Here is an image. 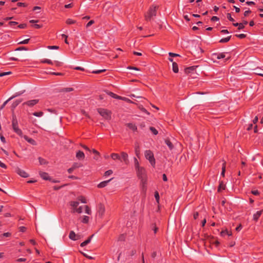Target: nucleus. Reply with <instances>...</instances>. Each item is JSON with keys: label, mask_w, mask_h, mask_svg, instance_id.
<instances>
[{"label": "nucleus", "mask_w": 263, "mask_h": 263, "mask_svg": "<svg viewBox=\"0 0 263 263\" xmlns=\"http://www.w3.org/2000/svg\"><path fill=\"white\" fill-rule=\"evenodd\" d=\"M125 240V235L124 234H121L118 238L119 241H123Z\"/></svg>", "instance_id": "41"}, {"label": "nucleus", "mask_w": 263, "mask_h": 263, "mask_svg": "<svg viewBox=\"0 0 263 263\" xmlns=\"http://www.w3.org/2000/svg\"><path fill=\"white\" fill-rule=\"evenodd\" d=\"M155 199L157 202V203H159V193L158 192H155Z\"/></svg>", "instance_id": "37"}, {"label": "nucleus", "mask_w": 263, "mask_h": 263, "mask_svg": "<svg viewBox=\"0 0 263 263\" xmlns=\"http://www.w3.org/2000/svg\"><path fill=\"white\" fill-rule=\"evenodd\" d=\"M213 58H215L217 59H223V58H225L226 55H225L224 53H220L218 54L215 53V54H213Z\"/></svg>", "instance_id": "17"}, {"label": "nucleus", "mask_w": 263, "mask_h": 263, "mask_svg": "<svg viewBox=\"0 0 263 263\" xmlns=\"http://www.w3.org/2000/svg\"><path fill=\"white\" fill-rule=\"evenodd\" d=\"M110 157L114 160H116V159L120 160L121 159V157L119 156V154H118L117 153H112L110 155Z\"/></svg>", "instance_id": "20"}, {"label": "nucleus", "mask_w": 263, "mask_h": 263, "mask_svg": "<svg viewBox=\"0 0 263 263\" xmlns=\"http://www.w3.org/2000/svg\"><path fill=\"white\" fill-rule=\"evenodd\" d=\"M17 5L19 7H21V6L25 7V6H26V4L23 3H18Z\"/></svg>", "instance_id": "59"}, {"label": "nucleus", "mask_w": 263, "mask_h": 263, "mask_svg": "<svg viewBox=\"0 0 263 263\" xmlns=\"http://www.w3.org/2000/svg\"><path fill=\"white\" fill-rule=\"evenodd\" d=\"M95 23L94 21L93 20H91L90 21H89L86 25V27H89V26H90L91 25H92L93 23Z\"/></svg>", "instance_id": "50"}, {"label": "nucleus", "mask_w": 263, "mask_h": 263, "mask_svg": "<svg viewBox=\"0 0 263 263\" xmlns=\"http://www.w3.org/2000/svg\"><path fill=\"white\" fill-rule=\"evenodd\" d=\"M137 173L139 177L141 178V179H143V178L145 174V170L142 167H138V168H136Z\"/></svg>", "instance_id": "7"}, {"label": "nucleus", "mask_w": 263, "mask_h": 263, "mask_svg": "<svg viewBox=\"0 0 263 263\" xmlns=\"http://www.w3.org/2000/svg\"><path fill=\"white\" fill-rule=\"evenodd\" d=\"M81 166V165L78 163H74L73 165H72V167L73 168L74 170L76 169V168H78L80 166Z\"/></svg>", "instance_id": "46"}, {"label": "nucleus", "mask_w": 263, "mask_h": 263, "mask_svg": "<svg viewBox=\"0 0 263 263\" xmlns=\"http://www.w3.org/2000/svg\"><path fill=\"white\" fill-rule=\"evenodd\" d=\"M135 153H136V154L137 156L139 157V154H140V151H139V146H138L136 147Z\"/></svg>", "instance_id": "42"}, {"label": "nucleus", "mask_w": 263, "mask_h": 263, "mask_svg": "<svg viewBox=\"0 0 263 263\" xmlns=\"http://www.w3.org/2000/svg\"><path fill=\"white\" fill-rule=\"evenodd\" d=\"M33 115L35 117H41L43 116L44 112L42 111L34 112Z\"/></svg>", "instance_id": "25"}, {"label": "nucleus", "mask_w": 263, "mask_h": 263, "mask_svg": "<svg viewBox=\"0 0 263 263\" xmlns=\"http://www.w3.org/2000/svg\"><path fill=\"white\" fill-rule=\"evenodd\" d=\"M39 100L37 99H34L28 101L24 102L23 105H27L29 107H33L39 102Z\"/></svg>", "instance_id": "8"}, {"label": "nucleus", "mask_w": 263, "mask_h": 263, "mask_svg": "<svg viewBox=\"0 0 263 263\" xmlns=\"http://www.w3.org/2000/svg\"><path fill=\"white\" fill-rule=\"evenodd\" d=\"M165 143H166V144L168 146V147H169V148L170 149H172L173 148V143L170 141V140L168 139H165Z\"/></svg>", "instance_id": "22"}, {"label": "nucleus", "mask_w": 263, "mask_h": 263, "mask_svg": "<svg viewBox=\"0 0 263 263\" xmlns=\"http://www.w3.org/2000/svg\"><path fill=\"white\" fill-rule=\"evenodd\" d=\"M262 212V211L261 210V211H257L256 213H255L253 215V220L257 221L258 220V219L259 218V217H260V216L261 215Z\"/></svg>", "instance_id": "18"}, {"label": "nucleus", "mask_w": 263, "mask_h": 263, "mask_svg": "<svg viewBox=\"0 0 263 263\" xmlns=\"http://www.w3.org/2000/svg\"><path fill=\"white\" fill-rule=\"evenodd\" d=\"M111 179H109L108 180H106V181H104L101 182V183H100L98 185V187H99V188H102V187H104L106 186Z\"/></svg>", "instance_id": "12"}, {"label": "nucleus", "mask_w": 263, "mask_h": 263, "mask_svg": "<svg viewBox=\"0 0 263 263\" xmlns=\"http://www.w3.org/2000/svg\"><path fill=\"white\" fill-rule=\"evenodd\" d=\"M39 160L40 163L41 165L45 164L47 163V162L46 161V160L41 157L39 158Z\"/></svg>", "instance_id": "33"}, {"label": "nucleus", "mask_w": 263, "mask_h": 263, "mask_svg": "<svg viewBox=\"0 0 263 263\" xmlns=\"http://www.w3.org/2000/svg\"><path fill=\"white\" fill-rule=\"evenodd\" d=\"M106 93L111 97L115 98L116 95L113 92L107 91Z\"/></svg>", "instance_id": "52"}, {"label": "nucleus", "mask_w": 263, "mask_h": 263, "mask_svg": "<svg viewBox=\"0 0 263 263\" xmlns=\"http://www.w3.org/2000/svg\"><path fill=\"white\" fill-rule=\"evenodd\" d=\"M10 71L0 73V77H3L11 74Z\"/></svg>", "instance_id": "45"}, {"label": "nucleus", "mask_w": 263, "mask_h": 263, "mask_svg": "<svg viewBox=\"0 0 263 263\" xmlns=\"http://www.w3.org/2000/svg\"><path fill=\"white\" fill-rule=\"evenodd\" d=\"M105 207L102 204H99L98 206V215L100 217H102L105 212Z\"/></svg>", "instance_id": "5"}, {"label": "nucleus", "mask_w": 263, "mask_h": 263, "mask_svg": "<svg viewBox=\"0 0 263 263\" xmlns=\"http://www.w3.org/2000/svg\"><path fill=\"white\" fill-rule=\"evenodd\" d=\"M194 67H188V68H186L185 69V72L187 73V72H189L190 71V70H194Z\"/></svg>", "instance_id": "51"}, {"label": "nucleus", "mask_w": 263, "mask_h": 263, "mask_svg": "<svg viewBox=\"0 0 263 263\" xmlns=\"http://www.w3.org/2000/svg\"><path fill=\"white\" fill-rule=\"evenodd\" d=\"M29 39H26L24 41H20L18 44H28V42H29Z\"/></svg>", "instance_id": "40"}, {"label": "nucleus", "mask_w": 263, "mask_h": 263, "mask_svg": "<svg viewBox=\"0 0 263 263\" xmlns=\"http://www.w3.org/2000/svg\"><path fill=\"white\" fill-rule=\"evenodd\" d=\"M79 200H80L82 203H85L87 202L86 200L83 197H80Z\"/></svg>", "instance_id": "43"}, {"label": "nucleus", "mask_w": 263, "mask_h": 263, "mask_svg": "<svg viewBox=\"0 0 263 263\" xmlns=\"http://www.w3.org/2000/svg\"><path fill=\"white\" fill-rule=\"evenodd\" d=\"M112 174V171L111 170H108L105 172V176H109Z\"/></svg>", "instance_id": "48"}, {"label": "nucleus", "mask_w": 263, "mask_h": 263, "mask_svg": "<svg viewBox=\"0 0 263 263\" xmlns=\"http://www.w3.org/2000/svg\"><path fill=\"white\" fill-rule=\"evenodd\" d=\"M122 100L126 101V102H129V103H133V102H132L131 100H130L128 98H125V97H123L122 98Z\"/></svg>", "instance_id": "53"}, {"label": "nucleus", "mask_w": 263, "mask_h": 263, "mask_svg": "<svg viewBox=\"0 0 263 263\" xmlns=\"http://www.w3.org/2000/svg\"><path fill=\"white\" fill-rule=\"evenodd\" d=\"M227 18L231 22H234V20L233 18H232L231 16V14L230 13H228L227 14Z\"/></svg>", "instance_id": "47"}, {"label": "nucleus", "mask_w": 263, "mask_h": 263, "mask_svg": "<svg viewBox=\"0 0 263 263\" xmlns=\"http://www.w3.org/2000/svg\"><path fill=\"white\" fill-rule=\"evenodd\" d=\"M224 185L223 184L222 182H221L219 185L218 191L220 192L221 190L224 189Z\"/></svg>", "instance_id": "32"}, {"label": "nucleus", "mask_w": 263, "mask_h": 263, "mask_svg": "<svg viewBox=\"0 0 263 263\" xmlns=\"http://www.w3.org/2000/svg\"><path fill=\"white\" fill-rule=\"evenodd\" d=\"M236 36L240 39H243L246 36V35L245 34H237Z\"/></svg>", "instance_id": "49"}, {"label": "nucleus", "mask_w": 263, "mask_h": 263, "mask_svg": "<svg viewBox=\"0 0 263 263\" xmlns=\"http://www.w3.org/2000/svg\"><path fill=\"white\" fill-rule=\"evenodd\" d=\"M76 22L75 21H74L72 19H70V18H68L66 21V23L69 25L74 24V23H76Z\"/></svg>", "instance_id": "31"}, {"label": "nucleus", "mask_w": 263, "mask_h": 263, "mask_svg": "<svg viewBox=\"0 0 263 263\" xmlns=\"http://www.w3.org/2000/svg\"><path fill=\"white\" fill-rule=\"evenodd\" d=\"M15 172L18 175H19L22 177L27 178L28 177H29V175L28 174V173H27L25 171L21 169L19 167L16 168Z\"/></svg>", "instance_id": "4"}, {"label": "nucleus", "mask_w": 263, "mask_h": 263, "mask_svg": "<svg viewBox=\"0 0 263 263\" xmlns=\"http://www.w3.org/2000/svg\"><path fill=\"white\" fill-rule=\"evenodd\" d=\"M144 155L145 158L149 160L151 164L154 165L155 163V160L154 158V155L152 152L149 150H147L145 151Z\"/></svg>", "instance_id": "2"}, {"label": "nucleus", "mask_w": 263, "mask_h": 263, "mask_svg": "<svg viewBox=\"0 0 263 263\" xmlns=\"http://www.w3.org/2000/svg\"><path fill=\"white\" fill-rule=\"evenodd\" d=\"M26 230V228L24 227H20V231L22 232H25V231Z\"/></svg>", "instance_id": "64"}, {"label": "nucleus", "mask_w": 263, "mask_h": 263, "mask_svg": "<svg viewBox=\"0 0 263 263\" xmlns=\"http://www.w3.org/2000/svg\"><path fill=\"white\" fill-rule=\"evenodd\" d=\"M93 236H94L93 234L91 236H90L86 240H85V241L81 243L80 246L82 247H83L85 246L86 245H87L88 243H89L90 242L91 238L93 237Z\"/></svg>", "instance_id": "14"}, {"label": "nucleus", "mask_w": 263, "mask_h": 263, "mask_svg": "<svg viewBox=\"0 0 263 263\" xmlns=\"http://www.w3.org/2000/svg\"><path fill=\"white\" fill-rule=\"evenodd\" d=\"M82 254L86 257H87V258L88 259H93V258L91 256H88L87 254L84 253H82Z\"/></svg>", "instance_id": "56"}, {"label": "nucleus", "mask_w": 263, "mask_h": 263, "mask_svg": "<svg viewBox=\"0 0 263 263\" xmlns=\"http://www.w3.org/2000/svg\"><path fill=\"white\" fill-rule=\"evenodd\" d=\"M226 171V162H224L223 163V166L222 168V172H221V175L224 177V173Z\"/></svg>", "instance_id": "30"}, {"label": "nucleus", "mask_w": 263, "mask_h": 263, "mask_svg": "<svg viewBox=\"0 0 263 263\" xmlns=\"http://www.w3.org/2000/svg\"><path fill=\"white\" fill-rule=\"evenodd\" d=\"M0 166L3 168H6L7 167L6 165L4 163L2 162L1 161H0Z\"/></svg>", "instance_id": "62"}, {"label": "nucleus", "mask_w": 263, "mask_h": 263, "mask_svg": "<svg viewBox=\"0 0 263 263\" xmlns=\"http://www.w3.org/2000/svg\"><path fill=\"white\" fill-rule=\"evenodd\" d=\"M173 65V70L174 72L177 73L178 72V64L176 62H173L172 63Z\"/></svg>", "instance_id": "21"}, {"label": "nucleus", "mask_w": 263, "mask_h": 263, "mask_svg": "<svg viewBox=\"0 0 263 263\" xmlns=\"http://www.w3.org/2000/svg\"><path fill=\"white\" fill-rule=\"evenodd\" d=\"M85 213L86 214H87L88 215L91 214V210L87 205L85 206Z\"/></svg>", "instance_id": "29"}, {"label": "nucleus", "mask_w": 263, "mask_h": 263, "mask_svg": "<svg viewBox=\"0 0 263 263\" xmlns=\"http://www.w3.org/2000/svg\"><path fill=\"white\" fill-rule=\"evenodd\" d=\"M149 129L154 135H156L158 134V131L154 127H151Z\"/></svg>", "instance_id": "36"}, {"label": "nucleus", "mask_w": 263, "mask_h": 263, "mask_svg": "<svg viewBox=\"0 0 263 263\" xmlns=\"http://www.w3.org/2000/svg\"><path fill=\"white\" fill-rule=\"evenodd\" d=\"M99 114L106 120H110L111 119V112L110 110L104 108H98L97 109Z\"/></svg>", "instance_id": "1"}, {"label": "nucleus", "mask_w": 263, "mask_h": 263, "mask_svg": "<svg viewBox=\"0 0 263 263\" xmlns=\"http://www.w3.org/2000/svg\"><path fill=\"white\" fill-rule=\"evenodd\" d=\"M231 36H229L227 37L222 39L220 40L219 42L221 43L228 42L231 39Z\"/></svg>", "instance_id": "26"}, {"label": "nucleus", "mask_w": 263, "mask_h": 263, "mask_svg": "<svg viewBox=\"0 0 263 263\" xmlns=\"http://www.w3.org/2000/svg\"><path fill=\"white\" fill-rule=\"evenodd\" d=\"M12 126H13V130L16 134H17L18 135H19L20 136H21L22 135V132L21 131V130L17 126L16 121H15L14 120L13 121Z\"/></svg>", "instance_id": "9"}, {"label": "nucleus", "mask_w": 263, "mask_h": 263, "mask_svg": "<svg viewBox=\"0 0 263 263\" xmlns=\"http://www.w3.org/2000/svg\"><path fill=\"white\" fill-rule=\"evenodd\" d=\"M76 157L80 160L84 159L85 157L84 153L82 151H79L76 154Z\"/></svg>", "instance_id": "15"}, {"label": "nucleus", "mask_w": 263, "mask_h": 263, "mask_svg": "<svg viewBox=\"0 0 263 263\" xmlns=\"http://www.w3.org/2000/svg\"><path fill=\"white\" fill-rule=\"evenodd\" d=\"M0 138H1V140L2 142H3V143H5L6 142L5 138V137L3 135H1Z\"/></svg>", "instance_id": "58"}, {"label": "nucleus", "mask_w": 263, "mask_h": 263, "mask_svg": "<svg viewBox=\"0 0 263 263\" xmlns=\"http://www.w3.org/2000/svg\"><path fill=\"white\" fill-rule=\"evenodd\" d=\"M83 208L82 206H80L78 208V209H76L74 211V212H77L78 213H81L82 212Z\"/></svg>", "instance_id": "34"}, {"label": "nucleus", "mask_w": 263, "mask_h": 263, "mask_svg": "<svg viewBox=\"0 0 263 263\" xmlns=\"http://www.w3.org/2000/svg\"><path fill=\"white\" fill-rule=\"evenodd\" d=\"M219 20V18L217 16H213L211 18V21H217Z\"/></svg>", "instance_id": "63"}, {"label": "nucleus", "mask_w": 263, "mask_h": 263, "mask_svg": "<svg viewBox=\"0 0 263 263\" xmlns=\"http://www.w3.org/2000/svg\"><path fill=\"white\" fill-rule=\"evenodd\" d=\"M130 97L132 98H142V97L141 96H136L134 94H132L130 95Z\"/></svg>", "instance_id": "57"}, {"label": "nucleus", "mask_w": 263, "mask_h": 263, "mask_svg": "<svg viewBox=\"0 0 263 263\" xmlns=\"http://www.w3.org/2000/svg\"><path fill=\"white\" fill-rule=\"evenodd\" d=\"M106 70L105 69H101V70H94V71H92V73H96V74H99V73H100L101 72H104Z\"/></svg>", "instance_id": "35"}, {"label": "nucleus", "mask_w": 263, "mask_h": 263, "mask_svg": "<svg viewBox=\"0 0 263 263\" xmlns=\"http://www.w3.org/2000/svg\"><path fill=\"white\" fill-rule=\"evenodd\" d=\"M89 221V217L87 216H84L82 220L83 223H87Z\"/></svg>", "instance_id": "39"}, {"label": "nucleus", "mask_w": 263, "mask_h": 263, "mask_svg": "<svg viewBox=\"0 0 263 263\" xmlns=\"http://www.w3.org/2000/svg\"><path fill=\"white\" fill-rule=\"evenodd\" d=\"M73 90V88L72 87H66V88H63L61 89L60 91L61 92H67L72 91Z\"/></svg>", "instance_id": "23"}, {"label": "nucleus", "mask_w": 263, "mask_h": 263, "mask_svg": "<svg viewBox=\"0 0 263 263\" xmlns=\"http://www.w3.org/2000/svg\"><path fill=\"white\" fill-rule=\"evenodd\" d=\"M245 27V26L243 25L242 23H239V25L238 26V29H242Z\"/></svg>", "instance_id": "60"}, {"label": "nucleus", "mask_w": 263, "mask_h": 263, "mask_svg": "<svg viewBox=\"0 0 263 263\" xmlns=\"http://www.w3.org/2000/svg\"><path fill=\"white\" fill-rule=\"evenodd\" d=\"M126 125H127V127H128L132 130H133L134 131H135L137 130V126L135 124H134L132 123H127Z\"/></svg>", "instance_id": "24"}, {"label": "nucleus", "mask_w": 263, "mask_h": 263, "mask_svg": "<svg viewBox=\"0 0 263 263\" xmlns=\"http://www.w3.org/2000/svg\"><path fill=\"white\" fill-rule=\"evenodd\" d=\"M156 14V7H151L147 14L145 15L146 20H150L153 16Z\"/></svg>", "instance_id": "3"}, {"label": "nucleus", "mask_w": 263, "mask_h": 263, "mask_svg": "<svg viewBox=\"0 0 263 263\" xmlns=\"http://www.w3.org/2000/svg\"><path fill=\"white\" fill-rule=\"evenodd\" d=\"M121 157L122 159H123V160L124 161V162L126 163V164H127L129 162L128 161V155L127 153H126L125 152H121Z\"/></svg>", "instance_id": "10"}, {"label": "nucleus", "mask_w": 263, "mask_h": 263, "mask_svg": "<svg viewBox=\"0 0 263 263\" xmlns=\"http://www.w3.org/2000/svg\"><path fill=\"white\" fill-rule=\"evenodd\" d=\"M69 237L70 239L73 240H76L78 239V238H76V234L73 231H71L70 232Z\"/></svg>", "instance_id": "16"}, {"label": "nucleus", "mask_w": 263, "mask_h": 263, "mask_svg": "<svg viewBox=\"0 0 263 263\" xmlns=\"http://www.w3.org/2000/svg\"><path fill=\"white\" fill-rule=\"evenodd\" d=\"M22 102V100H18L14 101L12 104V107L15 108L21 102Z\"/></svg>", "instance_id": "27"}, {"label": "nucleus", "mask_w": 263, "mask_h": 263, "mask_svg": "<svg viewBox=\"0 0 263 263\" xmlns=\"http://www.w3.org/2000/svg\"><path fill=\"white\" fill-rule=\"evenodd\" d=\"M168 54L170 57H179V56H180L178 54L172 53V52H169Z\"/></svg>", "instance_id": "54"}, {"label": "nucleus", "mask_w": 263, "mask_h": 263, "mask_svg": "<svg viewBox=\"0 0 263 263\" xmlns=\"http://www.w3.org/2000/svg\"><path fill=\"white\" fill-rule=\"evenodd\" d=\"M42 62L43 63H47L49 64H52V62H51V61L49 60H45L44 61H42Z\"/></svg>", "instance_id": "55"}, {"label": "nucleus", "mask_w": 263, "mask_h": 263, "mask_svg": "<svg viewBox=\"0 0 263 263\" xmlns=\"http://www.w3.org/2000/svg\"><path fill=\"white\" fill-rule=\"evenodd\" d=\"M24 138L27 141H28L29 143H30V144H32V145H35L36 144L35 141L30 138H29L28 136H23Z\"/></svg>", "instance_id": "13"}, {"label": "nucleus", "mask_w": 263, "mask_h": 263, "mask_svg": "<svg viewBox=\"0 0 263 263\" xmlns=\"http://www.w3.org/2000/svg\"><path fill=\"white\" fill-rule=\"evenodd\" d=\"M134 160L135 168H138V167H140L139 162H138L137 158H134Z\"/></svg>", "instance_id": "38"}, {"label": "nucleus", "mask_w": 263, "mask_h": 263, "mask_svg": "<svg viewBox=\"0 0 263 263\" xmlns=\"http://www.w3.org/2000/svg\"><path fill=\"white\" fill-rule=\"evenodd\" d=\"M255 70L256 71L255 72L256 74L263 77V69H255Z\"/></svg>", "instance_id": "28"}, {"label": "nucleus", "mask_w": 263, "mask_h": 263, "mask_svg": "<svg viewBox=\"0 0 263 263\" xmlns=\"http://www.w3.org/2000/svg\"><path fill=\"white\" fill-rule=\"evenodd\" d=\"M79 203L78 201H71L70 202V205L72 208V212L74 213V211L76 209H78V206Z\"/></svg>", "instance_id": "11"}, {"label": "nucleus", "mask_w": 263, "mask_h": 263, "mask_svg": "<svg viewBox=\"0 0 263 263\" xmlns=\"http://www.w3.org/2000/svg\"><path fill=\"white\" fill-rule=\"evenodd\" d=\"M48 48L50 49H58L59 48V47L57 46H49Z\"/></svg>", "instance_id": "44"}, {"label": "nucleus", "mask_w": 263, "mask_h": 263, "mask_svg": "<svg viewBox=\"0 0 263 263\" xmlns=\"http://www.w3.org/2000/svg\"><path fill=\"white\" fill-rule=\"evenodd\" d=\"M74 69H76V70H82V71H84V69L83 68L81 67H79V66H78V67H76L74 68Z\"/></svg>", "instance_id": "61"}, {"label": "nucleus", "mask_w": 263, "mask_h": 263, "mask_svg": "<svg viewBox=\"0 0 263 263\" xmlns=\"http://www.w3.org/2000/svg\"><path fill=\"white\" fill-rule=\"evenodd\" d=\"M40 175L44 180H48L49 179L48 175L46 173L40 172Z\"/></svg>", "instance_id": "19"}, {"label": "nucleus", "mask_w": 263, "mask_h": 263, "mask_svg": "<svg viewBox=\"0 0 263 263\" xmlns=\"http://www.w3.org/2000/svg\"><path fill=\"white\" fill-rule=\"evenodd\" d=\"M22 93H23V92H17L14 95H13L11 97L9 98L8 100H7L6 101H5L4 102L3 105L1 106L0 109H3L4 108V107L6 106V105L8 103V102H9L10 100H11L13 98L21 95Z\"/></svg>", "instance_id": "6"}]
</instances>
